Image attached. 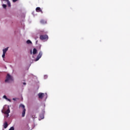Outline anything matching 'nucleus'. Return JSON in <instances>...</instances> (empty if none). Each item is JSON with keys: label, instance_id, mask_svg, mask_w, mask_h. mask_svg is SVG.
I'll return each instance as SVG.
<instances>
[{"label": "nucleus", "instance_id": "f257e3e1", "mask_svg": "<svg viewBox=\"0 0 130 130\" xmlns=\"http://www.w3.org/2000/svg\"><path fill=\"white\" fill-rule=\"evenodd\" d=\"M13 77L10 75V74H8L7 76H6V79L5 80V82L6 83H11V82H13Z\"/></svg>", "mask_w": 130, "mask_h": 130}, {"label": "nucleus", "instance_id": "f03ea898", "mask_svg": "<svg viewBox=\"0 0 130 130\" xmlns=\"http://www.w3.org/2000/svg\"><path fill=\"white\" fill-rule=\"evenodd\" d=\"M19 107L22 108V117H24V116H25V114H26V109H25V106L23 104H20L19 105Z\"/></svg>", "mask_w": 130, "mask_h": 130}, {"label": "nucleus", "instance_id": "7ed1b4c3", "mask_svg": "<svg viewBox=\"0 0 130 130\" xmlns=\"http://www.w3.org/2000/svg\"><path fill=\"white\" fill-rule=\"evenodd\" d=\"M40 39L41 40H48V36L46 35H41L40 36Z\"/></svg>", "mask_w": 130, "mask_h": 130}, {"label": "nucleus", "instance_id": "20e7f679", "mask_svg": "<svg viewBox=\"0 0 130 130\" xmlns=\"http://www.w3.org/2000/svg\"><path fill=\"white\" fill-rule=\"evenodd\" d=\"M41 56H42V52L40 51L36 59V61H37V60H39V59L41 58Z\"/></svg>", "mask_w": 130, "mask_h": 130}, {"label": "nucleus", "instance_id": "39448f33", "mask_svg": "<svg viewBox=\"0 0 130 130\" xmlns=\"http://www.w3.org/2000/svg\"><path fill=\"white\" fill-rule=\"evenodd\" d=\"M39 98L40 99H43V97H44V93H39L38 94Z\"/></svg>", "mask_w": 130, "mask_h": 130}, {"label": "nucleus", "instance_id": "423d86ee", "mask_svg": "<svg viewBox=\"0 0 130 130\" xmlns=\"http://www.w3.org/2000/svg\"><path fill=\"white\" fill-rule=\"evenodd\" d=\"M36 12H37L38 13H42V14L43 13V12H42V10H41V8H40V7H37L36 9Z\"/></svg>", "mask_w": 130, "mask_h": 130}, {"label": "nucleus", "instance_id": "0eeeda50", "mask_svg": "<svg viewBox=\"0 0 130 130\" xmlns=\"http://www.w3.org/2000/svg\"><path fill=\"white\" fill-rule=\"evenodd\" d=\"M11 112V111L10 110V108H9L5 112V114H7V117L9 116V114Z\"/></svg>", "mask_w": 130, "mask_h": 130}, {"label": "nucleus", "instance_id": "6e6552de", "mask_svg": "<svg viewBox=\"0 0 130 130\" xmlns=\"http://www.w3.org/2000/svg\"><path fill=\"white\" fill-rule=\"evenodd\" d=\"M4 1L5 2V3H7L8 7H11V3L9 0H4Z\"/></svg>", "mask_w": 130, "mask_h": 130}, {"label": "nucleus", "instance_id": "1a4fd4ad", "mask_svg": "<svg viewBox=\"0 0 130 130\" xmlns=\"http://www.w3.org/2000/svg\"><path fill=\"white\" fill-rule=\"evenodd\" d=\"M8 50H9V47H7V48H5V49H4L3 50V53H7V51H8Z\"/></svg>", "mask_w": 130, "mask_h": 130}, {"label": "nucleus", "instance_id": "9d476101", "mask_svg": "<svg viewBox=\"0 0 130 130\" xmlns=\"http://www.w3.org/2000/svg\"><path fill=\"white\" fill-rule=\"evenodd\" d=\"M32 53L33 54H36L37 53V49L36 48H34Z\"/></svg>", "mask_w": 130, "mask_h": 130}, {"label": "nucleus", "instance_id": "9b49d317", "mask_svg": "<svg viewBox=\"0 0 130 130\" xmlns=\"http://www.w3.org/2000/svg\"><path fill=\"white\" fill-rule=\"evenodd\" d=\"M40 23L41 24H46V21L44 20H41L40 21Z\"/></svg>", "mask_w": 130, "mask_h": 130}, {"label": "nucleus", "instance_id": "f8f14e48", "mask_svg": "<svg viewBox=\"0 0 130 130\" xmlns=\"http://www.w3.org/2000/svg\"><path fill=\"white\" fill-rule=\"evenodd\" d=\"M8 122H5L4 123V128H7L8 127Z\"/></svg>", "mask_w": 130, "mask_h": 130}, {"label": "nucleus", "instance_id": "ddd939ff", "mask_svg": "<svg viewBox=\"0 0 130 130\" xmlns=\"http://www.w3.org/2000/svg\"><path fill=\"white\" fill-rule=\"evenodd\" d=\"M26 43H27V44H31L32 43V42H31V41H30V40H28L26 41Z\"/></svg>", "mask_w": 130, "mask_h": 130}, {"label": "nucleus", "instance_id": "4468645a", "mask_svg": "<svg viewBox=\"0 0 130 130\" xmlns=\"http://www.w3.org/2000/svg\"><path fill=\"white\" fill-rule=\"evenodd\" d=\"M40 117L41 118V119H43V118H44V115L43 114L40 115Z\"/></svg>", "mask_w": 130, "mask_h": 130}, {"label": "nucleus", "instance_id": "2eb2a0df", "mask_svg": "<svg viewBox=\"0 0 130 130\" xmlns=\"http://www.w3.org/2000/svg\"><path fill=\"white\" fill-rule=\"evenodd\" d=\"M3 7L4 8V9H6V8H7V5L3 4Z\"/></svg>", "mask_w": 130, "mask_h": 130}, {"label": "nucleus", "instance_id": "dca6fc26", "mask_svg": "<svg viewBox=\"0 0 130 130\" xmlns=\"http://www.w3.org/2000/svg\"><path fill=\"white\" fill-rule=\"evenodd\" d=\"M5 56H6V53H3V55H2V57H3V58H4Z\"/></svg>", "mask_w": 130, "mask_h": 130}, {"label": "nucleus", "instance_id": "f3484780", "mask_svg": "<svg viewBox=\"0 0 130 130\" xmlns=\"http://www.w3.org/2000/svg\"><path fill=\"white\" fill-rule=\"evenodd\" d=\"M9 130H15V128H14V127H11Z\"/></svg>", "mask_w": 130, "mask_h": 130}, {"label": "nucleus", "instance_id": "a211bd4d", "mask_svg": "<svg viewBox=\"0 0 130 130\" xmlns=\"http://www.w3.org/2000/svg\"><path fill=\"white\" fill-rule=\"evenodd\" d=\"M3 98L6 100L8 99V98H7L6 95H4Z\"/></svg>", "mask_w": 130, "mask_h": 130}, {"label": "nucleus", "instance_id": "6ab92c4d", "mask_svg": "<svg viewBox=\"0 0 130 130\" xmlns=\"http://www.w3.org/2000/svg\"><path fill=\"white\" fill-rule=\"evenodd\" d=\"M13 3H16L18 0H12Z\"/></svg>", "mask_w": 130, "mask_h": 130}, {"label": "nucleus", "instance_id": "aec40b11", "mask_svg": "<svg viewBox=\"0 0 130 130\" xmlns=\"http://www.w3.org/2000/svg\"><path fill=\"white\" fill-rule=\"evenodd\" d=\"M6 100H7L8 101H9L10 102H11V100L7 98V99H6Z\"/></svg>", "mask_w": 130, "mask_h": 130}, {"label": "nucleus", "instance_id": "412c9836", "mask_svg": "<svg viewBox=\"0 0 130 130\" xmlns=\"http://www.w3.org/2000/svg\"><path fill=\"white\" fill-rule=\"evenodd\" d=\"M23 85H26V83L25 82H23Z\"/></svg>", "mask_w": 130, "mask_h": 130}, {"label": "nucleus", "instance_id": "4be33fe9", "mask_svg": "<svg viewBox=\"0 0 130 130\" xmlns=\"http://www.w3.org/2000/svg\"><path fill=\"white\" fill-rule=\"evenodd\" d=\"M30 53H31V54H32V51H31Z\"/></svg>", "mask_w": 130, "mask_h": 130}, {"label": "nucleus", "instance_id": "5701e85b", "mask_svg": "<svg viewBox=\"0 0 130 130\" xmlns=\"http://www.w3.org/2000/svg\"><path fill=\"white\" fill-rule=\"evenodd\" d=\"M13 100H16L15 99H13Z\"/></svg>", "mask_w": 130, "mask_h": 130}]
</instances>
